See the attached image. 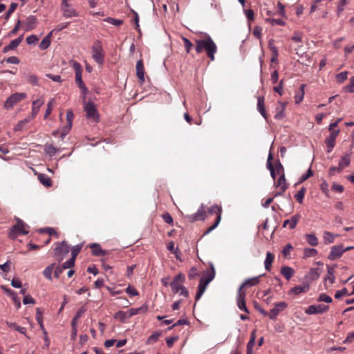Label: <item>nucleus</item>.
Here are the masks:
<instances>
[{"mask_svg":"<svg viewBox=\"0 0 354 354\" xmlns=\"http://www.w3.org/2000/svg\"><path fill=\"white\" fill-rule=\"evenodd\" d=\"M196 51L198 53L205 52L211 61L215 59L214 55L217 51V46L209 35L203 39L196 40Z\"/></svg>","mask_w":354,"mask_h":354,"instance_id":"f257e3e1","label":"nucleus"},{"mask_svg":"<svg viewBox=\"0 0 354 354\" xmlns=\"http://www.w3.org/2000/svg\"><path fill=\"white\" fill-rule=\"evenodd\" d=\"M16 225H13L9 232V237L15 239L19 234H27L28 231L26 230L28 225L20 218H17Z\"/></svg>","mask_w":354,"mask_h":354,"instance_id":"f03ea898","label":"nucleus"},{"mask_svg":"<svg viewBox=\"0 0 354 354\" xmlns=\"http://www.w3.org/2000/svg\"><path fill=\"white\" fill-rule=\"evenodd\" d=\"M92 57L100 65L104 63V54L101 41L96 40L92 46Z\"/></svg>","mask_w":354,"mask_h":354,"instance_id":"7ed1b4c3","label":"nucleus"},{"mask_svg":"<svg viewBox=\"0 0 354 354\" xmlns=\"http://www.w3.org/2000/svg\"><path fill=\"white\" fill-rule=\"evenodd\" d=\"M84 111L86 113L87 119L95 122H97L99 121V114L93 102H85L84 105Z\"/></svg>","mask_w":354,"mask_h":354,"instance_id":"20e7f679","label":"nucleus"},{"mask_svg":"<svg viewBox=\"0 0 354 354\" xmlns=\"http://www.w3.org/2000/svg\"><path fill=\"white\" fill-rule=\"evenodd\" d=\"M26 97L25 93H15L7 98L4 103L6 109H11L17 103Z\"/></svg>","mask_w":354,"mask_h":354,"instance_id":"39448f33","label":"nucleus"},{"mask_svg":"<svg viewBox=\"0 0 354 354\" xmlns=\"http://www.w3.org/2000/svg\"><path fill=\"white\" fill-rule=\"evenodd\" d=\"M208 212L209 214H216L217 215V216H216L215 223L207 229V230L205 232V234H209L211 231L214 230L218 225V224L221 220L222 208L221 206L214 205L212 206L210 208H209Z\"/></svg>","mask_w":354,"mask_h":354,"instance_id":"423d86ee","label":"nucleus"},{"mask_svg":"<svg viewBox=\"0 0 354 354\" xmlns=\"http://www.w3.org/2000/svg\"><path fill=\"white\" fill-rule=\"evenodd\" d=\"M329 310V306L326 304L310 305L305 309V313L309 315L323 314Z\"/></svg>","mask_w":354,"mask_h":354,"instance_id":"0eeeda50","label":"nucleus"},{"mask_svg":"<svg viewBox=\"0 0 354 354\" xmlns=\"http://www.w3.org/2000/svg\"><path fill=\"white\" fill-rule=\"evenodd\" d=\"M185 280V275L182 273H178L170 283L172 292L176 294L179 292L180 289L183 287V283Z\"/></svg>","mask_w":354,"mask_h":354,"instance_id":"6e6552de","label":"nucleus"},{"mask_svg":"<svg viewBox=\"0 0 354 354\" xmlns=\"http://www.w3.org/2000/svg\"><path fill=\"white\" fill-rule=\"evenodd\" d=\"M61 10L63 13V16L66 18H71L77 16V12L71 7L67 0L62 1Z\"/></svg>","mask_w":354,"mask_h":354,"instance_id":"1a4fd4ad","label":"nucleus"},{"mask_svg":"<svg viewBox=\"0 0 354 354\" xmlns=\"http://www.w3.org/2000/svg\"><path fill=\"white\" fill-rule=\"evenodd\" d=\"M69 252V247L65 241L58 243L55 249V256L60 261Z\"/></svg>","mask_w":354,"mask_h":354,"instance_id":"9d476101","label":"nucleus"},{"mask_svg":"<svg viewBox=\"0 0 354 354\" xmlns=\"http://www.w3.org/2000/svg\"><path fill=\"white\" fill-rule=\"evenodd\" d=\"M344 254V246L342 244L334 245L331 248L330 252L328 256V259L334 261L340 258Z\"/></svg>","mask_w":354,"mask_h":354,"instance_id":"9b49d317","label":"nucleus"},{"mask_svg":"<svg viewBox=\"0 0 354 354\" xmlns=\"http://www.w3.org/2000/svg\"><path fill=\"white\" fill-rule=\"evenodd\" d=\"M288 304L285 301L279 302L274 304V307L270 310L268 313V316L271 319H275L279 315V313L283 311L286 307Z\"/></svg>","mask_w":354,"mask_h":354,"instance_id":"f8f14e48","label":"nucleus"},{"mask_svg":"<svg viewBox=\"0 0 354 354\" xmlns=\"http://www.w3.org/2000/svg\"><path fill=\"white\" fill-rule=\"evenodd\" d=\"M44 98L42 96L34 100L32 103L31 115H29L28 117L32 118V120H33L38 114L40 107L44 104Z\"/></svg>","mask_w":354,"mask_h":354,"instance_id":"ddd939ff","label":"nucleus"},{"mask_svg":"<svg viewBox=\"0 0 354 354\" xmlns=\"http://www.w3.org/2000/svg\"><path fill=\"white\" fill-rule=\"evenodd\" d=\"M204 208H205L204 205L201 204V205L200 208L198 209V211L195 214L188 216H187L188 218L191 221L205 220L207 215H206V212L204 210Z\"/></svg>","mask_w":354,"mask_h":354,"instance_id":"4468645a","label":"nucleus"},{"mask_svg":"<svg viewBox=\"0 0 354 354\" xmlns=\"http://www.w3.org/2000/svg\"><path fill=\"white\" fill-rule=\"evenodd\" d=\"M215 277V270L214 265L212 263L210 264V270H206L203 273V277L200 281L205 283L206 284H209Z\"/></svg>","mask_w":354,"mask_h":354,"instance_id":"2eb2a0df","label":"nucleus"},{"mask_svg":"<svg viewBox=\"0 0 354 354\" xmlns=\"http://www.w3.org/2000/svg\"><path fill=\"white\" fill-rule=\"evenodd\" d=\"M261 277V275H259L245 279L244 282L241 284V286L239 287L238 292H242L241 290L244 287H252L257 285L260 282Z\"/></svg>","mask_w":354,"mask_h":354,"instance_id":"dca6fc26","label":"nucleus"},{"mask_svg":"<svg viewBox=\"0 0 354 354\" xmlns=\"http://www.w3.org/2000/svg\"><path fill=\"white\" fill-rule=\"evenodd\" d=\"M73 68L75 72V82L77 84L78 86H83L84 85L82 77V66L77 62H74Z\"/></svg>","mask_w":354,"mask_h":354,"instance_id":"f3484780","label":"nucleus"},{"mask_svg":"<svg viewBox=\"0 0 354 354\" xmlns=\"http://www.w3.org/2000/svg\"><path fill=\"white\" fill-rule=\"evenodd\" d=\"M245 297V294L244 292H238V295H237V299H236L237 306L240 310L245 311L246 313H249V310L246 306Z\"/></svg>","mask_w":354,"mask_h":354,"instance_id":"a211bd4d","label":"nucleus"},{"mask_svg":"<svg viewBox=\"0 0 354 354\" xmlns=\"http://www.w3.org/2000/svg\"><path fill=\"white\" fill-rule=\"evenodd\" d=\"M37 20L35 16H29L25 22L24 28L26 31H30L35 29L37 26Z\"/></svg>","mask_w":354,"mask_h":354,"instance_id":"6ab92c4d","label":"nucleus"},{"mask_svg":"<svg viewBox=\"0 0 354 354\" xmlns=\"http://www.w3.org/2000/svg\"><path fill=\"white\" fill-rule=\"evenodd\" d=\"M265 98L263 96H259L257 99V110L259 113L266 119H268V114L265 109Z\"/></svg>","mask_w":354,"mask_h":354,"instance_id":"aec40b11","label":"nucleus"},{"mask_svg":"<svg viewBox=\"0 0 354 354\" xmlns=\"http://www.w3.org/2000/svg\"><path fill=\"white\" fill-rule=\"evenodd\" d=\"M136 75L141 83L145 82V68L142 59H140L136 63Z\"/></svg>","mask_w":354,"mask_h":354,"instance_id":"412c9836","label":"nucleus"},{"mask_svg":"<svg viewBox=\"0 0 354 354\" xmlns=\"http://www.w3.org/2000/svg\"><path fill=\"white\" fill-rule=\"evenodd\" d=\"M23 39V35L19 36L18 38L13 39L10 43L3 48V52L7 53L11 50L15 49L21 42Z\"/></svg>","mask_w":354,"mask_h":354,"instance_id":"4be33fe9","label":"nucleus"},{"mask_svg":"<svg viewBox=\"0 0 354 354\" xmlns=\"http://www.w3.org/2000/svg\"><path fill=\"white\" fill-rule=\"evenodd\" d=\"M299 218H300L299 214L294 215L293 216L291 217L290 219H287V220L284 221V222L283 223V227H286L288 225H289L290 229L292 230V229L295 228Z\"/></svg>","mask_w":354,"mask_h":354,"instance_id":"5701e85b","label":"nucleus"},{"mask_svg":"<svg viewBox=\"0 0 354 354\" xmlns=\"http://www.w3.org/2000/svg\"><path fill=\"white\" fill-rule=\"evenodd\" d=\"M279 106L276 109V113L274 118L277 120H281L285 117L284 110L286 107V103L282 102H278Z\"/></svg>","mask_w":354,"mask_h":354,"instance_id":"b1692460","label":"nucleus"},{"mask_svg":"<svg viewBox=\"0 0 354 354\" xmlns=\"http://www.w3.org/2000/svg\"><path fill=\"white\" fill-rule=\"evenodd\" d=\"M309 290L308 284H303L301 286H297L292 288L289 290L290 294L299 295L302 292H306Z\"/></svg>","mask_w":354,"mask_h":354,"instance_id":"393cba45","label":"nucleus"},{"mask_svg":"<svg viewBox=\"0 0 354 354\" xmlns=\"http://www.w3.org/2000/svg\"><path fill=\"white\" fill-rule=\"evenodd\" d=\"M90 248L92 249V254L96 257H102L106 254V252L103 250L98 243H92L90 245Z\"/></svg>","mask_w":354,"mask_h":354,"instance_id":"a878e982","label":"nucleus"},{"mask_svg":"<svg viewBox=\"0 0 354 354\" xmlns=\"http://www.w3.org/2000/svg\"><path fill=\"white\" fill-rule=\"evenodd\" d=\"M351 162L350 154L347 153L343 156L338 165V172H340L344 167L348 166Z\"/></svg>","mask_w":354,"mask_h":354,"instance_id":"bb28decb","label":"nucleus"},{"mask_svg":"<svg viewBox=\"0 0 354 354\" xmlns=\"http://www.w3.org/2000/svg\"><path fill=\"white\" fill-rule=\"evenodd\" d=\"M52 35H53V31H50L43 39L42 41L40 42L39 46V48L41 49V50H46L47 49L50 45V42H51V37H52Z\"/></svg>","mask_w":354,"mask_h":354,"instance_id":"cd10ccee","label":"nucleus"},{"mask_svg":"<svg viewBox=\"0 0 354 354\" xmlns=\"http://www.w3.org/2000/svg\"><path fill=\"white\" fill-rule=\"evenodd\" d=\"M338 236V234H335L328 231L324 232L323 239L325 244L328 245L335 241V237Z\"/></svg>","mask_w":354,"mask_h":354,"instance_id":"c85d7f7f","label":"nucleus"},{"mask_svg":"<svg viewBox=\"0 0 354 354\" xmlns=\"http://www.w3.org/2000/svg\"><path fill=\"white\" fill-rule=\"evenodd\" d=\"M4 290L14 301L17 308H19L21 307V302H20V299H19V297L17 296V294L9 288H4Z\"/></svg>","mask_w":354,"mask_h":354,"instance_id":"c756f323","label":"nucleus"},{"mask_svg":"<svg viewBox=\"0 0 354 354\" xmlns=\"http://www.w3.org/2000/svg\"><path fill=\"white\" fill-rule=\"evenodd\" d=\"M38 180L44 186L50 187L52 185L51 179L44 174H39L38 175Z\"/></svg>","mask_w":354,"mask_h":354,"instance_id":"7c9ffc66","label":"nucleus"},{"mask_svg":"<svg viewBox=\"0 0 354 354\" xmlns=\"http://www.w3.org/2000/svg\"><path fill=\"white\" fill-rule=\"evenodd\" d=\"M281 273L287 280H289L294 275L295 271L290 267L283 266L281 268Z\"/></svg>","mask_w":354,"mask_h":354,"instance_id":"2f4dec72","label":"nucleus"},{"mask_svg":"<svg viewBox=\"0 0 354 354\" xmlns=\"http://www.w3.org/2000/svg\"><path fill=\"white\" fill-rule=\"evenodd\" d=\"M274 256L270 252L266 253V259L264 261L265 269L268 271L270 270L272 263L274 261Z\"/></svg>","mask_w":354,"mask_h":354,"instance_id":"473e14b6","label":"nucleus"},{"mask_svg":"<svg viewBox=\"0 0 354 354\" xmlns=\"http://www.w3.org/2000/svg\"><path fill=\"white\" fill-rule=\"evenodd\" d=\"M276 187L279 188L281 190V192H284L286 190L287 184L285 178V174L280 176L276 184Z\"/></svg>","mask_w":354,"mask_h":354,"instance_id":"72a5a7b5","label":"nucleus"},{"mask_svg":"<svg viewBox=\"0 0 354 354\" xmlns=\"http://www.w3.org/2000/svg\"><path fill=\"white\" fill-rule=\"evenodd\" d=\"M208 284H206L205 283L200 281L198 286V290L196 294V300L200 299V298L203 295L204 292L205 291V289L207 288Z\"/></svg>","mask_w":354,"mask_h":354,"instance_id":"f704fd0d","label":"nucleus"},{"mask_svg":"<svg viewBox=\"0 0 354 354\" xmlns=\"http://www.w3.org/2000/svg\"><path fill=\"white\" fill-rule=\"evenodd\" d=\"M36 319L40 326L41 330H42V333L44 334H46V329L44 328V323H43V315H42V313L41 312L39 308H37Z\"/></svg>","mask_w":354,"mask_h":354,"instance_id":"c9c22d12","label":"nucleus"},{"mask_svg":"<svg viewBox=\"0 0 354 354\" xmlns=\"http://www.w3.org/2000/svg\"><path fill=\"white\" fill-rule=\"evenodd\" d=\"M55 267V264L52 263V264L49 265L48 266H47L43 272L44 276L50 281H52V279H53L52 274H53Z\"/></svg>","mask_w":354,"mask_h":354,"instance_id":"e433bc0d","label":"nucleus"},{"mask_svg":"<svg viewBox=\"0 0 354 354\" xmlns=\"http://www.w3.org/2000/svg\"><path fill=\"white\" fill-rule=\"evenodd\" d=\"M320 274H321V270L319 268H311L308 273V278L312 281L317 280L319 277Z\"/></svg>","mask_w":354,"mask_h":354,"instance_id":"4c0bfd02","label":"nucleus"},{"mask_svg":"<svg viewBox=\"0 0 354 354\" xmlns=\"http://www.w3.org/2000/svg\"><path fill=\"white\" fill-rule=\"evenodd\" d=\"M32 120V118L26 117L25 119L18 122L15 127V131H20L24 129V126Z\"/></svg>","mask_w":354,"mask_h":354,"instance_id":"58836bf2","label":"nucleus"},{"mask_svg":"<svg viewBox=\"0 0 354 354\" xmlns=\"http://www.w3.org/2000/svg\"><path fill=\"white\" fill-rule=\"evenodd\" d=\"M308 243L312 246H317L319 243L318 239L314 234H306Z\"/></svg>","mask_w":354,"mask_h":354,"instance_id":"ea45409f","label":"nucleus"},{"mask_svg":"<svg viewBox=\"0 0 354 354\" xmlns=\"http://www.w3.org/2000/svg\"><path fill=\"white\" fill-rule=\"evenodd\" d=\"M146 310H147V307H145V306H142V307H140L138 308H130L129 310H128L127 311L128 317L129 318L132 316H134V315L140 313V312L146 311Z\"/></svg>","mask_w":354,"mask_h":354,"instance_id":"a19ab883","label":"nucleus"},{"mask_svg":"<svg viewBox=\"0 0 354 354\" xmlns=\"http://www.w3.org/2000/svg\"><path fill=\"white\" fill-rule=\"evenodd\" d=\"M6 324L8 327L10 328H14L15 330L19 331L21 334H24V335H26V328L24 327H21V326H18L16 323L15 322H6Z\"/></svg>","mask_w":354,"mask_h":354,"instance_id":"79ce46f5","label":"nucleus"},{"mask_svg":"<svg viewBox=\"0 0 354 354\" xmlns=\"http://www.w3.org/2000/svg\"><path fill=\"white\" fill-rule=\"evenodd\" d=\"M305 84H301L299 88V93L295 95V103L299 104L304 99Z\"/></svg>","mask_w":354,"mask_h":354,"instance_id":"37998d69","label":"nucleus"},{"mask_svg":"<svg viewBox=\"0 0 354 354\" xmlns=\"http://www.w3.org/2000/svg\"><path fill=\"white\" fill-rule=\"evenodd\" d=\"M45 152L50 156V157L55 155V153L59 151V149H56L52 145H46L44 149Z\"/></svg>","mask_w":354,"mask_h":354,"instance_id":"c03bdc74","label":"nucleus"},{"mask_svg":"<svg viewBox=\"0 0 354 354\" xmlns=\"http://www.w3.org/2000/svg\"><path fill=\"white\" fill-rule=\"evenodd\" d=\"M335 276H334V268L331 266L327 267V277H326V280H328L330 283H334L335 281Z\"/></svg>","mask_w":354,"mask_h":354,"instance_id":"a18cd8bd","label":"nucleus"},{"mask_svg":"<svg viewBox=\"0 0 354 354\" xmlns=\"http://www.w3.org/2000/svg\"><path fill=\"white\" fill-rule=\"evenodd\" d=\"M317 301L330 304L333 301V299L329 295L325 293H322L319 295V297L317 298Z\"/></svg>","mask_w":354,"mask_h":354,"instance_id":"49530a36","label":"nucleus"},{"mask_svg":"<svg viewBox=\"0 0 354 354\" xmlns=\"http://www.w3.org/2000/svg\"><path fill=\"white\" fill-rule=\"evenodd\" d=\"M83 246V244H77L75 246H73L71 249V258L74 259L75 260L77 254L80 253L82 248Z\"/></svg>","mask_w":354,"mask_h":354,"instance_id":"de8ad7c7","label":"nucleus"},{"mask_svg":"<svg viewBox=\"0 0 354 354\" xmlns=\"http://www.w3.org/2000/svg\"><path fill=\"white\" fill-rule=\"evenodd\" d=\"M305 192H306V189L304 187H302L295 194V198L300 204H301L303 203Z\"/></svg>","mask_w":354,"mask_h":354,"instance_id":"09e8293b","label":"nucleus"},{"mask_svg":"<svg viewBox=\"0 0 354 354\" xmlns=\"http://www.w3.org/2000/svg\"><path fill=\"white\" fill-rule=\"evenodd\" d=\"M114 317L120 321L124 322L125 320L129 318L127 312L120 310L115 313Z\"/></svg>","mask_w":354,"mask_h":354,"instance_id":"8fccbe9b","label":"nucleus"},{"mask_svg":"<svg viewBox=\"0 0 354 354\" xmlns=\"http://www.w3.org/2000/svg\"><path fill=\"white\" fill-rule=\"evenodd\" d=\"M317 254V250L314 248H306L304 250V256L305 258L315 257Z\"/></svg>","mask_w":354,"mask_h":354,"instance_id":"3c124183","label":"nucleus"},{"mask_svg":"<svg viewBox=\"0 0 354 354\" xmlns=\"http://www.w3.org/2000/svg\"><path fill=\"white\" fill-rule=\"evenodd\" d=\"M55 102V99H51L47 104V108L44 114V118L46 119L48 116L52 113L53 106Z\"/></svg>","mask_w":354,"mask_h":354,"instance_id":"603ef678","label":"nucleus"},{"mask_svg":"<svg viewBox=\"0 0 354 354\" xmlns=\"http://www.w3.org/2000/svg\"><path fill=\"white\" fill-rule=\"evenodd\" d=\"M104 21H106L109 24H111L112 25L116 26H119L121 24H122V23H123V21L120 19H114V18H112L110 17L104 19Z\"/></svg>","mask_w":354,"mask_h":354,"instance_id":"864d4df0","label":"nucleus"},{"mask_svg":"<svg viewBox=\"0 0 354 354\" xmlns=\"http://www.w3.org/2000/svg\"><path fill=\"white\" fill-rule=\"evenodd\" d=\"M274 168L277 174H279L280 176H281L282 174H284L283 167L279 160H277L275 162Z\"/></svg>","mask_w":354,"mask_h":354,"instance_id":"5fc2aeb1","label":"nucleus"},{"mask_svg":"<svg viewBox=\"0 0 354 354\" xmlns=\"http://www.w3.org/2000/svg\"><path fill=\"white\" fill-rule=\"evenodd\" d=\"M347 76H348V72L343 71V72H341L340 73L337 74L335 75V78L338 82L342 83L347 79Z\"/></svg>","mask_w":354,"mask_h":354,"instance_id":"6e6d98bb","label":"nucleus"},{"mask_svg":"<svg viewBox=\"0 0 354 354\" xmlns=\"http://www.w3.org/2000/svg\"><path fill=\"white\" fill-rule=\"evenodd\" d=\"M325 142L327 146V152L330 153L335 147V140L328 137L326 138Z\"/></svg>","mask_w":354,"mask_h":354,"instance_id":"4d7b16f0","label":"nucleus"},{"mask_svg":"<svg viewBox=\"0 0 354 354\" xmlns=\"http://www.w3.org/2000/svg\"><path fill=\"white\" fill-rule=\"evenodd\" d=\"M266 21H268L272 26H274V25L284 26L285 25V21L281 19L269 18V19H266Z\"/></svg>","mask_w":354,"mask_h":354,"instance_id":"13d9d810","label":"nucleus"},{"mask_svg":"<svg viewBox=\"0 0 354 354\" xmlns=\"http://www.w3.org/2000/svg\"><path fill=\"white\" fill-rule=\"evenodd\" d=\"M345 295H351L350 294L348 293V290L346 288H344L342 290H337L335 294V297L336 299H340L342 297L345 296Z\"/></svg>","mask_w":354,"mask_h":354,"instance_id":"bf43d9fd","label":"nucleus"},{"mask_svg":"<svg viewBox=\"0 0 354 354\" xmlns=\"http://www.w3.org/2000/svg\"><path fill=\"white\" fill-rule=\"evenodd\" d=\"M75 260L71 257V259L69 260L65 261L63 263L62 268L63 269H68V268H73L74 266V265H75Z\"/></svg>","mask_w":354,"mask_h":354,"instance_id":"052dcab7","label":"nucleus"},{"mask_svg":"<svg viewBox=\"0 0 354 354\" xmlns=\"http://www.w3.org/2000/svg\"><path fill=\"white\" fill-rule=\"evenodd\" d=\"M183 41L184 42V46L186 50V52L189 53L193 46L192 42L186 37H183Z\"/></svg>","mask_w":354,"mask_h":354,"instance_id":"680f3d73","label":"nucleus"},{"mask_svg":"<svg viewBox=\"0 0 354 354\" xmlns=\"http://www.w3.org/2000/svg\"><path fill=\"white\" fill-rule=\"evenodd\" d=\"M27 81L32 85H38V78L35 75H28L26 77Z\"/></svg>","mask_w":354,"mask_h":354,"instance_id":"e2e57ef3","label":"nucleus"},{"mask_svg":"<svg viewBox=\"0 0 354 354\" xmlns=\"http://www.w3.org/2000/svg\"><path fill=\"white\" fill-rule=\"evenodd\" d=\"M38 40L39 39L35 35H31L26 38V42L29 45L36 44Z\"/></svg>","mask_w":354,"mask_h":354,"instance_id":"0e129e2a","label":"nucleus"},{"mask_svg":"<svg viewBox=\"0 0 354 354\" xmlns=\"http://www.w3.org/2000/svg\"><path fill=\"white\" fill-rule=\"evenodd\" d=\"M17 3H12L10 6V8H9V10L7 12L6 16H5V19H8L10 15L15 10V9L17 8Z\"/></svg>","mask_w":354,"mask_h":354,"instance_id":"69168bd1","label":"nucleus"},{"mask_svg":"<svg viewBox=\"0 0 354 354\" xmlns=\"http://www.w3.org/2000/svg\"><path fill=\"white\" fill-rule=\"evenodd\" d=\"M160 333H158V332H155L153 333L152 335H151L148 339H147V342L148 343H153V342H156L158 337H160Z\"/></svg>","mask_w":354,"mask_h":354,"instance_id":"338daca9","label":"nucleus"},{"mask_svg":"<svg viewBox=\"0 0 354 354\" xmlns=\"http://www.w3.org/2000/svg\"><path fill=\"white\" fill-rule=\"evenodd\" d=\"M278 61V50L277 47H272V57H271V62H277Z\"/></svg>","mask_w":354,"mask_h":354,"instance_id":"774afa93","label":"nucleus"}]
</instances>
